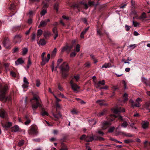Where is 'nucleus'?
<instances>
[{"instance_id":"obj_1","label":"nucleus","mask_w":150,"mask_h":150,"mask_svg":"<svg viewBox=\"0 0 150 150\" xmlns=\"http://www.w3.org/2000/svg\"><path fill=\"white\" fill-rule=\"evenodd\" d=\"M113 112L117 115H111L108 117L106 118V120L104 121V129L109 127L112 125L113 121L116 118H117L120 122L123 121L122 124L121 126L126 127L128 125V123L126 121H125L122 116L119 115L120 112H124L125 111L124 108L121 107H117L112 110Z\"/></svg>"},{"instance_id":"obj_2","label":"nucleus","mask_w":150,"mask_h":150,"mask_svg":"<svg viewBox=\"0 0 150 150\" xmlns=\"http://www.w3.org/2000/svg\"><path fill=\"white\" fill-rule=\"evenodd\" d=\"M30 101L31 102L32 108L33 110L37 108L38 107L42 108L41 101L39 97L38 96H34Z\"/></svg>"},{"instance_id":"obj_3","label":"nucleus","mask_w":150,"mask_h":150,"mask_svg":"<svg viewBox=\"0 0 150 150\" xmlns=\"http://www.w3.org/2000/svg\"><path fill=\"white\" fill-rule=\"evenodd\" d=\"M58 68L61 71L62 76L63 77H66L68 74L66 72L69 71V67L68 65L66 62H64Z\"/></svg>"},{"instance_id":"obj_4","label":"nucleus","mask_w":150,"mask_h":150,"mask_svg":"<svg viewBox=\"0 0 150 150\" xmlns=\"http://www.w3.org/2000/svg\"><path fill=\"white\" fill-rule=\"evenodd\" d=\"M9 86L7 84H5L1 86L0 88V100L2 101L5 98V95L9 89Z\"/></svg>"},{"instance_id":"obj_5","label":"nucleus","mask_w":150,"mask_h":150,"mask_svg":"<svg viewBox=\"0 0 150 150\" xmlns=\"http://www.w3.org/2000/svg\"><path fill=\"white\" fill-rule=\"evenodd\" d=\"M103 140V138L101 137L92 134L91 136L88 135L87 136L86 138V142H90L93 140L101 141Z\"/></svg>"},{"instance_id":"obj_6","label":"nucleus","mask_w":150,"mask_h":150,"mask_svg":"<svg viewBox=\"0 0 150 150\" xmlns=\"http://www.w3.org/2000/svg\"><path fill=\"white\" fill-rule=\"evenodd\" d=\"M82 4L84 5L85 7V8L86 9H88V5L86 4L83 1H81L80 2H77L76 3L74 4H73L72 6L74 8H81V5Z\"/></svg>"},{"instance_id":"obj_7","label":"nucleus","mask_w":150,"mask_h":150,"mask_svg":"<svg viewBox=\"0 0 150 150\" xmlns=\"http://www.w3.org/2000/svg\"><path fill=\"white\" fill-rule=\"evenodd\" d=\"M22 36L20 34L16 35L14 37L13 42L15 44L20 43L21 42Z\"/></svg>"},{"instance_id":"obj_8","label":"nucleus","mask_w":150,"mask_h":150,"mask_svg":"<svg viewBox=\"0 0 150 150\" xmlns=\"http://www.w3.org/2000/svg\"><path fill=\"white\" fill-rule=\"evenodd\" d=\"M70 83L72 89L74 91H77L80 88V87L76 84L74 83L72 80H71Z\"/></svg>"},{"instance_id":"obj_9","label":"nucleus","mask_w":150,"mask_h":150,"mask_svg":"<svg viewBox=\"0 0 150 150\" xmlns=\"http://www.w3.org/2000/svg\"><path fill=\"white\" fill-rule=\"evenodd\" d=\"M4 46L6 48H8L10 45V42L9 40L7 38H4V41L2 42Z\"/></svg>"},{"instance_id":"obj_10","label":"nucleus","mask_w":150,"mask_h":150,"mask_svg":"<svg viewBox=\"0 0 150 150\" xmlns=\"http://www.w3.org/2000/svg\"><path fill=\"white\" fill-rule=\"evenodd\" d=\"M50 57V54L49 53L47 54V58L43 57L42 58V62L41 63V64L42 65H44L46 63L48 62Z\"/></svg>"},{"instance_id":"obj_11","label":"nucleus","mask_w":150,"mask_h":150,"mask_svg":"<svg viewBox=\"0 0 150 150\" xmlns=\"http://www.w3.org/2000/svg\"><path fill=\"white\" fill-rule=\"evenodd\" d=\"M52 31L53 35H54V39L55 40L58 36V32L57 28L56 27H54L53 28Z\"/></svg>"},{"instance_id":"obj_12","label":"nucleus","mask_w":150,"mask_h":150,"mask_svg":"<svg viewBox=\"0 0 150 150\" xmlns=\"http://www.w3.org/2000/svg\"><path fill=\"white\" fill-rule=\"evenodd\" d=\"M103 29L102 27H98L97 29V35L100 37H102L103 35Z\"/></svg>"},{"instance_id":"obj_13","label":"nucleus","mask_w":150,"mask_h":150,"mask_svg":"<svg viewBox=\"0 0 150 150\" xmlns=\"http://www.w3.org/2000/svg\"><path fill=\"white\" fill-rule=\"evenodd\" d=\"M95 87L101 89L103 88L102 86L103 85V80L102 81H99L97 83H95Z\"/></svg>"},{"instance_id":"obj_14","label":"nucleus","mask_w":150,"mask_h":150,"mask_svg":"<svg viewBox=\"0 0 150 150\" xmlns=\"http://www.w3.org/2000/svg\"><path fill=\"white\" fill-rule=\"evenodd\" d=\"M50 21L49 19H48L47 20L45 21H42L40 22V24L38 26V27L40 28V27H44L46 25L47 23Z\"/></svg>"},{"instance_id":"obj_15","label":"nucleus","mask_w":150,"mask_h":150,"mask_svg":"<svg viewBox=\"0 0 150 150\" xmlns=\"http://www.w3.org/2000/svg\"><path fill=\"white\" fill-rule=\"evenodd\" d=\"M104 36H106V37H107L108 39V41L110 43H111L112 44L113 43L112 40L110 38L108 33L105 32V30H104Z\"/></svg>"},{"instance_id":"obj_16","label":"nucleus","mask_w":150,"mask_h":150,"mask_svg":"<svg viewBox=\"0 0 150 150\" xmlns=\"http://www.w3.org/2000/svg\"><path fill=\"white\" fill-rule=\"evenodd\" d=\"M24 60L22 58L18 59L15 62V64L17 65L20 64H21L24 62Z\"/></svg>"},{"instance_id":"obj_17","label":"nucleus","mask_w":150,"mask_h":150,"mask_svg":"<svg viewBox=\"0 0 150 150\" xmlns=\"http://www.w3.org/2000/svg\"><path fill=\"white\" fill-rule=\"evenodd\" d=\"M28 133L30 134H36L37 133V131L33 127H32Z\"/></svg>"},{"instance_id":"obj_18","label":"nucleus","mask_w":150,"mask_h":150,"mask_svg":"<svg viewBox=\"0 0 150 150\" xmlns=\"http://www.w3.org/2000/svg\"><path fill=\"white\" fill-rule=\"evenodd\" d=\"M19 127L18 126L15 125L11 128V131L13 132H18L19 130Z\"/></svg>"},{"instance_id":"obj_19","label":"nucleus","mask_w":150,"mask_h":150,"mask_svg":"<svg viewBox=\"0 0 150 150\" xmlns=\"http://www.w3.org/2000/svg\"><path fill=\"white\" fill-rule=\"evenodd\" d=\"M89 28V27H88L82 31L80 35L81 38H84V35L86 32L88 30Z\"/></svg>"},{"instance_id":"obj_20","label":"nucleus","mask_w":150,"mask_h":150,"mask_svg":"<svg viewBox=\"0 0 150 150\" xmlns=\"http://www.w3.org/2000/svg\"><path fill=\"white\" fill-rule=\"evenodd\" d=\"M61 147L59 150H68L67 146L63 142L61 144Z\"/></svg>"},{"instance_id":"obj_21","label":"nucleus","mask_w":150,"mask_h":150,"mask_svg":"<svg viewBox=\"0 0 150 150\" xmlns=\"http://www.w3.org/2000/svg\"><path fill=\"white\" fill-rule=\"evenodd\" d=\"M150 107V102H146L144 105V108L146 109L147 110H149V111L150 108H149Z\"/></svg>"},{"instance_id":"obj_22","label":"nucleus","mask_w":150,"mask_h":150,"mask_svg":"<svg viewBox=\"0 0 150 150\" xmlns=\"http://www.w3.org/2000/svg\"><path fill=\"white\" fill-rule=\"evenodd\" d=\"M39 45H43L46 44V41L44 39H41L39 42L38 43Z\"/></svg>"},{"instance_id":"obj_23","label":"nucleus","mask_w":150,"mask_h":150,"mask_svg":"<svg viewBox=\"0 0 150 150\" xmlns=\"http://www.w3.org/2000/svg\"><path fill=\"white\" fill-rule=\"evenodd\" d=\"M147 18V16L145 12H143L140 16L139 18L140 19H143L144 18Z\"/></svg>"},{"instance_id":"obj_24","label":"nucleus","mask_w":150,"mask_h":150,"mask_svg":"<svg viewBox=\"0 0 150 150\" xmlns=\"http://www.w3.org/2000/svg\"><path fill=\"white\" fill-rule=\"evenodd\" d=\"M142 127L144 129H146L148 127V122H144L142 123Z\"/></svg>"},{"instance_id":"obj_25","label":"nucleus","mask_w":150,"mask_h":150,"mask_svg":"<svg viewBox=\"0 0 150 150\" xmlns=\"http://www.w3.org/2000/svg\"><path fill=\"white\" fill-rule=\"evenodd\" d=\"M128 95L126 93H125L123 95V101L125 102L127 101L128 99L127 98Z\"/></svg>"},{"instance_id":"obj_26","label":"nucleus","mask_w":150,"mask_h":150,"mask_svg":"<svg viewBox=\"0 0 150 150\" xmlns=\"http://www.w3.org/2000/svg\"><path fill=\"white\" fill-rule=\"evenodd\" d=\"M132 105L133 107H136L139 108L140 106V103H134L133 101L132 103Z\"/></svg>"},{"instance_id":"obj_27","label":"nucleus","mask_w":150,"mask_h":150,"mask_svg":"<svg viewBox=\"0 0 150 150\" xmlns=\"http://www.w3.org/2000/svg\"><path fill=\"white\" fill-rule=\"evenodd\" d=\"M42 34V30L41 29H39L38 30L37 33V37L39 38L40 36Z\"/></svg>"},{"instance_id":"obj_28","label":"nucleus","mask_w":150,"mask_h":150,"mask_svg":"<svg viewBox=\"0 0 150 150\" xmlns=\"http://www.w3.org/2000/svg\"><path fill=\"white\" fill-rule=\"evenodd\" d=\"M96 103L100 106L103 105V100H97Z\"/></svg>"},{"instance_id":"obj_29","label":"nucleus","mask_w":150,"mask_h":150,"mask_svg":"<svg viewBox=\"0 0 150 150\" xmlns=\"http://www.w3.org/2000/svg\"><path fill=\"white\" fill-rule=\"evenodd\" d=\"M5 115V112L4 110H1L0 111V117L3 118Z\"/></svg>"},{"instance_id":"obj_30","label":"nucleus","mask_w":150,"mask_h":150,"mask_svg":"<svg viewBox=\"0 0 150 150\" xmlns=\"http://www.w3.org/2000/svg\"><path fill=\"white\" fill-rule=\"evenodd\" d=\"M53 116L57 119H59L62 117V115L60 113H59L57 114H55L53 113Z\"/></svg>"},{"instance_id":"obj_31","label":"nucleus","mask_w":150,"mask_h":150,"mask_svg":"<svg viewBox=\"0 0 150 150\" xmlns=\"http://www.w3.org/2000/svg\"><path fill=\"white\" fill-rule=\"evenodd\" d=\"M67 51L68 53V44H67L64 47H63L62 50V52H64V51Z\"/></svg>"},{"instance_id":"obj_32","label":"nucleus","mask_w":150,"mask_h":150,"mask_svg":"<svg viewBox=\"0 0 150 150\" xmlns=\"http://www.w3.org/2000/svg\"><path fill=\"white\" fill-rule=\"evenodd\" d=\"M28 49L27 48L24 47L22 49V54L23 55H25L28 52Z\"/></svg>"},{"instance_id":"obj_33","label":"nucleus","mask_w":150,"mask_h":150,"mask_svg":"<svg viewBox=\"0 0 150 150\" xmlns=\"http://www.w3.org/2000/svg\"><path fill=\"white\" fill-rule=\"evenodd\" d=\"M35 36L36 33L35 32H33L31 36V39L32 41H33L35 40Z\"/></svg>"},{"instance_id":"obj_34","label":"nucleus","mask_w":150,"mask_h":150,"mask_svg":"<svg viewBox=\"0 0 150 150\" xmlns=\"http://www.w3.org/2000/svg\"><path fill=\"white\" fill-rule=\"evenodd\" d=\"M57 51V49L56 48H55L53 51H52V54H51V57H54L56 55V52Z\"/></svg>"},{"instance_id":"obj_35","label":"nucleus","mask_w":150,"mask_h":150,"mask_svg":"<svg viewBox=\"0 0 150 150\" xmlns=\"http://www.w3.org/2000/svg\"><path fill=\"white\" fill-rule=\"evenodd\" d=\"M42 109V113L41 115L42 116H45V115H48V113L45 111H43L44 110V109L43 108H42H42H41Z\"/></svg>"},{"instance_id":"obj_36","label":"nucleus","mask_w":150,"mask_h":150,"mask_svg":"<svg viewBox=\"0 0 150 150\" xmlns=\"http://www.w3.org/2000/svg\"><path fill=\"white\" fill-rule=\"evenodd\" d=\"M111 67V63H105L104 65V68H108Z\"/></svg>"},{"instance_id":"obj_37","label":"nucleus","mask_w":150,"mask_h":150,"mask_svg":"<svg viewBox=\"0 0 150 150\" xmlns=\"http://www.w3.org/2000/svg\"><path fill=\"white\" fill-rule=\"evenodd\" d=\"M63 60L62 59H59L58 60L57 62V66L56 67H59V65L60 64L61 62H62Z\"/></svg>"},{"instance_id":"obj_38","label":"nucleus","mask_w":150,"mask_h":150,"mask_svg":"<svg viewBox=\"0 0 150 150\" xmlns=\"http://www.w3.org/2000/svg\"><path fill=\"white\" fill-rule=\"evenodd\" d=\"M47 13L46 10L43 9L40 12V15L41 16H44Z\"/></svg>"},{"instance_id":"obj_39","label":"nucleus","mask_w":150,"mask_h":150,"mask_svg":"<svg viewBox=\"0 0 150 150\" xmlns=\"http://www.w3.org/2000/svg\"><path fill=\"white\" fill-rule=\"evenodd\" d=\"M115 129V127H110L108 129V132H112L114 131Z\"/></svg>"},{"instance_id":"obj_40","label":"nucleus","mask_w":150,"mask_h":150,"mask_svg":"<svg viewBox=\"0 0 150 150\" xmlns=\"http://www.w3.org/2000/svg\"><path fill=\"white\" fill-rule=\"evenodd\" d=\"M103 126H102V129H99L98 130L97 133L100 135H103Z\"/></svg>"},{"instance_id":"obj_41","label":"nucleus","mask_w":150,"mask_h":150,"mask_svg":"<svg viewBox=\"0 0 150 150\" xmlns=\"http://www.w3.org/2000/svg\"><path fill=\"white\" fill-rule=\"evenodd\" d=\"M133 25L135 27H137V26H139V23L134 21H132Z\"/></svg>"},{"instance_id":"obj_42","label":"nucleus","mask_w":150,"mask_h":150,"mask_svg":"<svg viewBox=\"0 0 150 150\" xmlns=\"http://www.w3.org/2000/svg\"><path fill=\"white\" fill-rule=\"evenodd\" d=\"M90 125H95L96 123V120L93 119L92 120H90Z\"/></svg>"},{"instance_id":"obj_43","label":"nucleus","mask_w":150,"mask_h":150,"mask_svg":"<svg viewBox=\"0 0 150 150\" xmlns=\"http://www.w3.org/2000/svg\"><path fill=\"white\" fill-rule=\"evenodd\" d=\"M86 135L83 134L80 137V139L81 140H84L86 141Z\"/></svg>"},{"instance_id":"obj_44","label":"nucleus","mask_w":150,"mask_h":150,"mask_svg":"<svg viewBox=\"0 0 150 150\" xmlns=\"http://www.w3.org/2000/svg\"><path fill=\"white\" fill-rule=\"evenodd\" d=\"M12 125V123L10 122H8L5 125V127H9Z\"/></svg>"},{"instance_id":"obj_45","label":"nucleus","mask_w":150,"mask_h":150,"mask_svg":"<svg viewBox=\"0 0 150 150\" xmlns=\"http://www.w3.org/2000/svg\"><path fill=\"white\" fill-rule=\"evenodd\" d=\"M4 100L5 101H10L11 100V98L10 96L8 97H6L5 95V98L3 99L2 100Z\"/></svg>"},{"instance_id":"obj_46","label":"nucleus","mask_w":150,"mask_h":150,"mask_svg":"<svg viewBox=\"0 0 150 150\" xmlns=\"http://www.w3.org/2000/svg\"><path fill=\"white\" fill-rule=\"evenodd\" d=\"M148 80L146 79L145 78L142 77V82H143L146 85L147 83Z\"/></svg>"},{"instance_id":"obj_47","label":"nucleus","mask_w":150,"mask_h":150,"mask_svg":"<svg viewBox=\"0 0 150 150\" xmlns=\"http://www.w3.org/2000/svg\"><path fill=\"white\" fill-rule=\"evenodd\" d=\"M71 112L72 113V114H77L78 113V111L75 109H73L72 110H71Z\"/></svg>"},{"instance_id":"obj_48","label":"nucleus","mask_w":150,"mask_h":150,"mask_svg":"<svg viewBox=\"0 0 150 150\" xmlns=\"http://www.w3.org/2000/svg\"><path fill=\"white\" fill-rule=\"evenodd\" d=\"M131 27L127 25H126L125 26V28L126 31H128L130 30V28H131Z\"/></svg>"},{"instance_id":"obj_49","label":"nucleus","mask_w":150,"mask_h":150,"mask_svg":"<svg viewBox=\"0 0 150 150\" xmlns=\"http://www.w3.org/2000/svg\"><path fill=\"white\" fill-rule=\"evenodd\" d=\"M50 35V32H47L45 33L44 34V37L45 38H46L47 37H48L49 35Z\"/></svg>"},{"instance_id":"obj_50","label":"nucleus","mask_w":150,"mask_h":150,"mask_svg":"<svg viewBox=\"0 0 150 150\" xmlns=\"http://www.w3.org/2000/svg\"><path fill=\"white\" fill-rule=\"evenodd\" d=\"M24 143V142L23 140H21L19 141L18 143V145L19 146H22Z\"/></svg>"},{"instance_id":"obj_51","label":"nucleus","mask_w":150,"mask_h":150,"mask_svg":"<svg viewBox=\"0 0 150 150\" xmlns=\"http://www.w3.org/2000/svg\"><path fill=\"white\" fill-rule=\"evenodd\" d=\"M124 142L125 143H126L127 144H129V143H130L132 142L133 141L132 140L125 139V140H124Z\"/></svg>"},{"instance_id":"obj_52","label":"nucleus","mask_w":150,"mask_h":150,"mask_svg":"<svg viewBox=\"0 0 150 150\" xmlns=\"http://www.w3.org/2000/svg\"><path fill=\"white\" fill-rule=\"evenodd\" d=\"M80 45L79 44H77L76 47V51L77 52H79L80 51Z\"/></svg>"},{"instance_id":"obj_53","label":"nucleus","mask_w":150,"mask_h":150,"mask_svg":"<svg viewBox=\"0 0 150 150\" xmlns=\"http://www.w3.org/2000/svg\"><path fill=\"white\" fill-rule=\"evenodd\" d=\"M23 82L24 83L27 84H29V83L28 81L27 78L25 77H24L23 78Z\"/></svg>"},{"instance_id":"obj_54","label":"nucleus","mask_w":150,"mask_h":150,"mask_svg":"<svg viewBox=\"0 0 150 150\" xmlns=\"http://www.w3.org/2000/svg\"><path fill=\"white\" fill-rule=\"evenodd\" d=\"M58 4L57 3L55 4L54 6V8L55 10H56L57 11H58Z\"/></svg>"},{"instance_id":"obj_55","label":"nucleus","mask_w":150,"mask_h":150,"mask_svg":"<svg viewBox=\"0 0 150 150\" xmlns=\"http://www.w3.org/2000/svg\"><path fill=\"white\" fill-rule=\"evenodd\" d=\"M36 86L37 87H39L40 84V81L39 80L37 79L36 81Z\"/></svg>"},{"instance_id":"obj_56","label":"nucleus","mask_w":150,"mask_h":150,"mask_svg":"<svg viewBox=\"0 0 150 150\" xmlns=\"http://www.w3.org/2000/svg\"><path fill=\"white\" fill-rule=\"evenodd\" d=\"M73 45H72L70 46H69L68 45V53H69L70 51H71V49L73 47Z\"/></svg>"},{"instance_id":"obj_57","label":"nucleus","mask_w":150,"mask_h":150,"mask_svg":"<svg viewBox=\"0 0 150 150\" xmlns=\"http://www.w3.org/2000/svg\"><path fill=\"white\" fill-rule=\"evenodd\" d=\"M31 122V120L30 119H28L26 121L24 124L25 125H28Z\"/></svg>"},{"instance_id":"obj_58","label":"nucleus","mask_w":150,"mask_h":150,"mask_svg":"<svg viewBox=\"0 0 150 150\" xmlns=\"http://www.w3.org/2000/svg\"><path fill=\"white\" fill-rule=\"evenodd\" d=\"M94 1H89L88 2V5L89 6H91L94 5Z\"/></svg>"},{"instance_id":"obj_59","label":"nucleus","mask_w":150,"mask_h":150,"mask_svg":"<svg viewBox=\"0 0 150 150\" xmlns=\"http://www.w3.org/2000/svg\"><path fill=\"white\" fill-rule=\"evenodd\" d=\"M10 74L13 77L16 76V74L13 71H11L10 72Z\"/></svg>"},{"instance_id":"obj_60","label":"nucleus","mask_w":150,"mask_h":150,"mask_svg":"<svg viewBox=\"0 0 150 150\" xmlns=\"http://www.w3.org/2000/svg\"><path fill=\"white\" fill-rule=\"evenodd\" d=\"M137 45L136 44L131 45H129V47L130 48H132V49H134L136 47Z\"/></svg>"},{"instance_id":"obj_61","label":"nucleus","mask_w":150,"mask_h":150,"mask_svg":"<svg viewBox=\"0 0 150 150\" xmlns=\"http://www.w3.org/2000/svg\"><path fill=\"white\" fill-rule=\"evenodd\" d=\"M76 55V53L75 52H73L70 54V57H74Z\"/></svg>"},{"instance_id":"obj_62","label":"nucleus","mask_w":150,"mask_h":150,"mask_svg":"<svg viewBox=\"0 0 150 150\" xmlns=\"http://www.w3.org/2000/svg\"><path fill=\"white\" fill-rule=\"evenodd\" d=\"M31 64V60L30 57H29L28 58V65H30Z\"/></svg>"},{"instance_id":"obj_63","label":"nucleus","mask_w":150,"mask_h":150,"mask_svg":"<svg viewBox=\"0 0 150 150\" xmlns=\"http://www.w3.org/2000/svg\"><path fill=\"white\" fill-rule=\"evenodd\" d=\"M90 63L89 62H88L86 63L85 64V65L86 67H88L90 66Z\"/></svg>"},{"instance_id":"obj_64","label":"nucleus","mask_w":150,"mask_h":150,"mask_svg":"<svg viewBox=\"0 0 150 150\" xmlns=\"http://www.w3.org/2000/svg\"><path fill=\"white\" fill-rule=\"evenodd\" d=\"M56 107L57 109H59L60 108V105L58 103H56Z\"/></svg>"}]
</instances>
